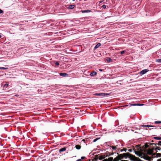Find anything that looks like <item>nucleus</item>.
I'll use <instances>...</instances> for the list:
<instances>
[{
	"label": "nucleus",
	"mask_w": 161,
	"mask_h": 161,
	"mask_svg": "<svg viewBox=\"0 0 161 161\" xmlns=\"http://www.w3.org/2000/svg\"><path fill=\"white\" fill-rule=\"evenodd\" d=\"M55 65L56 66H58L59 65V63L58 62H55Z\"/></svg>",
	"instance_id": "nucleus-21"
},
{
	"label": "nucleus",
	"mask_w": 161,
	"mask_h": 161,
	"mask_svg": "<svg viewBox=\"0 0 161 161\" xmlns=\"http://www.w3.org/2000/svg\"><path fill=\"white\" fill-rule=\"evenodd\" d=\"M66 147L61 148V149H59V153H61L66 151Z\"/></svg>",
	"instance_id": "nucleus-10"
},
{
	"label": "nucleus",
	"mask_w": 161,
	"mask_h": 161,
	"mask_svg": "<svg viewBox=\"0 0 161 161\" xmlns=\"http://www.w3.org/2000/svg\"><path fill=\"white\" fill-rule=\"evenodd\" d=\"M107 61L108 63H110L112 61V59L110 58H107Z\"/></svg>",
	"instance_id": "nucleus-16"
},
{
	"label": "nucleus",
	"mask_w": 161,
	"mask_h": 161,
	"mask_svg": "<svg viewBox=\"0 0 161 161\" xmlns=\"http://www.w3.org/2000/svg\"><path fill=\"white\" fill-rule=\"evenodd\" d=\"M98 139V138H96V139H93V142H96L97 141V140Z\"/></svg>",
	"instance_id": "nucleus-22"
},
{
	"label": "nucleus",
	"mask_w": 161,
	"mask_h": 161,
	"mask_svg": "<svg viewBox=\"0 0 161 161\" xmlns=\"http://www.w3.org/2000/svg\"><path fill=\"white\" fill-rule=\"evenodd\" d=\"M125 52V51H121V52H120V54H123Z\"/></svg>",
	"instance_id": "nucleus-24"
},
{
	"label": "nucleus",
	"mask_w": 161,
	"mask_h": 161,
	"mask_svg": "<svg viewBox=\"0 0 161 161\" xmlns=\"http://www.w3.org/2000/svg\"><path fill=\"white\" fill-rule=\"evenodd\" d=\"M76 161H81V159H78V160H76Z\"/></svg>",
	"instance_id": "nucleus-33"
},
{
	"label": "nucleus",
	"mask_w": 161,
	"mask_h": 161,
	"mask_svg": "<svg viewBox=\"0 0 161 161\" xmlns=\"http://www.w3.org/2000/svg\"><path fill=\"white\" fill-rule=\"evenodd\" d=\"M102 7H103V8L105 9L106 8V5H103V6H102Z\"/></svg>",
	"instance_id": "nucleus-27"
},
{
	"label": "nucleus",
	"mask_w": 161,
	"mask_h": 161,
	"mask_svg": "<svg viewBox=\"0 0 161 161\" xmlns=\"http://www.w3.org/2000/svg\"><path fill=\"white\" fill-rule=\"evenodd\" d=\"M59 75H60V76L64 77H66L68 76V74L65 73H59Z\"/></svg>",
	"instance_id": "nucleus-5"
},
{
	"label": "nucleus",
	"mask_w": 161,
	"mask_h": 161,
	"mask_svg": "<svg viewBox=\"0 0 161 161\" xmlns=\"http://www.w3.org/2000/svg\"><path fill=\"white\" fill-rule=\"evenodd\" d=\"M148 71V70L147 69H143L141 70V71L140 72V75H143Z\"/></svg>",
	"instance_id": "nucleus-3"
},
{
	"label": "nucleus",
	"mask_w": 161,
	"mask_h": 161,
	"mask_svg": "<svg viewBox=\"0 0 161 161\" xmlns=\"http://www.w3.org/2000/svg\"><path fill=\"white\" fill-rule=\"evenodd\" d=\"M158 145L159 146H161V141H159V142H158Z\"/></svg>",
	"instance_id": "nucleus-25"
},
{
	"label": "nucleus",
	"mask_w": 161,
	"mask_h": 161,
	"mask_svg": "<svg viewBox=\"0 0 161 161\" xmlns=\"http://www.w3.org/2000/svg\"><path fill=\"white\" fill-rule=\"evenodd\" d=\"M152 149H154V150H159V148L158 147L156 148L155 149L153 148Z\"/></svg>",
	"instance_id": "nucleus-26"
},
{
	"label": "nucleus",
	"mask_w": 161,
	"mask_h": 161,
	"mask_svg": "<svg viewBox=\"0 0 161 161\" xmlns=\"http://www.w3.org/2000/svg\"><path fill=\"white\" fill-rule=\"evenodd\" d=\"M149 144L151 145H156L157 144H156L152 143H149Z\"/></svg>",
	"instance_id": "nucleus-28"
},
{
	"label": "nucleus",
	"mask_w": 161,
	"mask_h": 161,
	"mask_svg": "<svg viewBox=\"0 0 161 161\" xmlns=\"http://www.w3.org/2000/svg\"><path fill=\"white\" fill-rule=\"evenodd\" d=\"M161 156V154L159 153H156V156H157V157H159Z\"/></svg>",
	"instance_id": "nucleus-20"
},
{
	"label": "nucleus",
	"mask_w": 161,
	"mask_h": 161,
	"mask_svg": "<svg viewBox=\"0 0 161 161\" xmlns=\"http://www.w3.org/2000/svg\"><path fill=\"white\" fill-rule=\"evenodd\" d=\"M8 86V83H7L5 84H4V87H7Z\"/></svg>",
	"instance_id": "nucleus-23"
},
{
	"label": "nucleus",
	"mask_w": 161,
	"mask_h": 161,
	"mask_svg": "<svg viewBox=\"0 0 161 161\" xmlns=\"http://www.w3.org/2000/svg\"><path fill=\"white\" fill-rule=\"evenodd\" d=\"M161 123V121H155L154 122V124H159Z\"/></svg>",
	"instance_id": "nucleus-15"
},
{
	"label": "nucleus",
	"mask_w": 161,
	"mask_h": 161,
	"mask_svg": "<svg viewBox=\"0 0 161 161\" xmlns=\"http://www.w3.org/2000/svg\"><path fill=\"white\" fill-rule=\"evenodd\" d=\"M142 105H143V104H140V103H136V104H130V106H142Z\"/></svg>",
	"instance_id": "nucleus-6"
},
{
	"label": "nucleus",
	"mask_w": 161,
	"mask_h": 161,
	"mask_svg": "<svg viewBox=\"0 0 161 161\" xmlns=\"http://www.w3.org/2000/svg\"><path fill=\"white\" fill-rule=\"evenodd\" d=\"M7 69V68H4V67H0V69L1 70H4Z\"/></svg>",
	"instance_id": "nucleus-19"
},
{
	"label": "nucleus",
	"mask_w": 161,
	"mask_h": 161,
	"mask_svg": "<svg viewBox=\"0 0 161 161\" xmlns=\"http://www.w3.org/2000/svg\"><path fill=\"white\" fill-rule=\"evenodd\" d=\"M1 37V36L0 35V38Z\"/></svg>",
	"instance_id": "nucleus-37"
},
{
	"label": "nucleus",
	"mask_w": 161,
	"mask_h": 161,
	"mask_svg": "<svg viewBox=\"0 0 161 161\" xmlns=\"http://www.w3.org/2000/svg\"><path fill=\"white\" fill-rule=\"evenodd\" d=\"M75 0H73V1H75Z\"/></svg>",
	"instance_id": "nucleus-36"
},
{
	"label": "nucleus",
	"mask_w": 161,
	"mask_h": 161,
	"mask_svg": "<svg viewBox=\"0 0 161 161\" xmlns=\"http://www.w3.org/2000/svg\"><path fill=\"white\" fill-rule=\"evenodd\" d=\"M111 148H112L113 150H116V148H117V147L116 146H111Z\"/></svg>",
	"instance_id": "nucleus-14"
},
{
	"label": "nucleus",
	"mask_w": 161,
	"mask_h": 161,
	"mask_svg": "<svg viewBox=\"0 0 161 161\" xmlns=\"http://www.w3.org/2000/svg\"><path fill=\"white\" fill-rule=\"evenodd\" d=\"M99 71H100L101 72L102 71V70L101 69H99Z\"/></svg>",
	"instance_id": "nucleus-34"
},
{
	"label": "nucleus",
	"mask_w": 161,
	"mask_h": 161,
	"mask_svg": "<svg viewBox=\"0 0 161 161\" xmlns=\"http://www.w3.org/2000/svg\"><path fill=\"white\" fill-rule=\"evenodd\" d=\"M142 127H143L146 128V129H147V128H148L149 127H154V129H155V126L153 125H142L141 126Z\"/></svg>",
	"instance_id": "nucleus-4"
},
{
	"label": "nucleus",
	"mask_w": 161,
	"mask_h": 161,
	"mask_svg": "<svg viewBox=\"0 0 161 161\" xmlns=\"http://www.w3.org/2000/svg\"><path fill=\"white\" fill-rule=\"evenodd\" d=\"M95 96H99L100 97H104L106 96L109 95V93H98L95 94Z\"/></svg>",
	"instance_id": "nucleus-1"
},
{
	"label": "nucleus",
	"mask_w": 161,
	"mask_h": 161,
	"mask_svg": "<svg viewBox=\"0 0 161 161\" xmlns=\"http://www.w3.org/2000/svg\"><path fill=\"white\" fill-rule=\"evenodd\" d=\"M131 159H132V160H135V156H133V155L131 156Z\"/></svg>",
	"instance_id": "nucleus-17"
},
{
	"label": "nucleus",
	"mask_w": 161,
	"mask_h": 161,
	"mask_svg": "<svg viewBox=\"0 0 161 161\" xmlns=\"http://www.w3.org/2000/svg\"><path fill=\"white\" fill-rule=\"evenodd\" d=\"M156 62L158 63H161V59L160 58L158 59H156Z\"/></svg>",
	"instance_id": "nucleus-18"
},
{
	"label": "nucleus",
	"mask_w": 161,
	"mask_h": 161,
	"mask_svg": "<svg viewBox=\"0 0 161 161\" xmlns=\"http://www.w3.org/2000/svg\"><path fill=\"white\" fill-rule=\"evenodd\" d=\"M74 7H75V5H70L68 6V9H72L74 8Z\"/></svg>",
	"instance_id": "nucleus-9"
},
{
	"label": "nucleus",
	"mask_w": 161,
	"mask_h": 161,
	"mask_svg": "<svg viewBox=\"0 0 161 161\" xmlns=\"http://www.w3.org/2000/svg\"><path fill=\"white\" fill-rule=\"evenodd\" d=\"M153 138L156 140H161V137L159 136H155L153 137Z\"/></svg>",
	"instance_id": "nucleus-11"
},
{
	"label": "nucleus",
	"mask_w": 161,
	"mask_h": 161,
	"mask_svg": "<svg viewBox=\"0 0 161 161\" xmlns=\"http://www.w3.org/2000/svg\"><path fill=\"white\" fill-rule=\"evenodd\" d=\"M97 74V73L95 71H93L92 72L91 74H90V76L91 77H94V76L96 74Z\"/></svg>",
	"instance_id": "nucleus-7"
},
{
	"label": "nucleus",
	"mask_w": 161,
	"mask_h": 161,
	"mask_svg": "<svg viewBox=\"0 0 161 161\" xmlns=\"http://www.w3.org/2000/svg\"><path fill=\"white\" fill-rule=\"evenodd\" d=\"M84 158V157H81V158L80 159H83Z\"/></svg>",
	"instance_id": "nucleus-31"
},
{
	"label": "nucleus",
	"mask_w": 161,
	"mask_h": 161,
	"mask_svg": "<svg viewBox=\"0 0 161 161\" xmlns=\"http://www.w3.org/2000/svg\"><path fill=\"white\" fill-rule=\"evenodd\" d=\"M100 46V43H98L95 46V49H96L98 47H99Z\"/></svg>",
	"instance_id": "nucleus-12"
},
{
	"label": "nucleus",
	"mask_w": 161,
	"mask_h": 161,
	"mask_svg": "<svg viewBox=\"0 0 161 161\" xmlns=\"http://www.w3.org/2000/svg\"><path fill=\"white\" fill-rule=\"evenodd\" d=\"M148 147V146L147 145H146V148H147V147Z\"/></svg>",
	"instance_id": "nucleus-35"
},
{
	"label": "nucleus",
	"mask_w": 161,
	"mask_h": 161,
	"mask_svg": "<svg viewBox=\"0 0 161 161\" xmlns=\"http://www.w3.org/2000/svg\"><path fill=\"white\" fill-rule=\"evenodd\" d=\"M153 150H154L153 149L149 148L148 149V150H147V154L149 155L153 154Z\"/></svg>",
	"instance_id": "nucleus-2"
},
{
	"label": "nucleus",
	"mask_w": 161,
	"mask_h": 161,
	"mask_svg": "<svg viewBox=\"0 0 161 161\" xmlns=\"http://www.w3.org/2000/svg\"><path fill=\"white\" fill-rule=\"evenodd\" d=\"M75 148H76L77 149L79 150L80 148V146L79 145H75Z\"/></svg>",
	"instance_id": "nucleus-13"
},
{
	"label": "nucleus",
	"mask_w": 161,
	"mask_h": 161,
	"mask_svg": "<svg viewBox=\"0 0 161 161\" xmlns=\"http://www.w3.org/2000/svg\"><path fill=\"white\" fill-rule=\"evenodd\" d=\"M91 12V10H83L81 11V13H88Z\"/></svg>",
	"instance_id": "nucleus-8"
},
{
	"label": "nucleus",
	"mask_w": 161,
	"mask_h": 161,
	"mask_svg": "<svg viewBox=\"0 0 161 161\" xmlns=\"http://www.w3.org/2000/svg\"><path fill=\"white\" fill-rule=\"evenodd\" d=\"M3 13V11L1 9H0V14H2Z\"/></svg>",
	"instance_id": "nucleus-29"
},
{
	"label": "nucleus",
	"mask_w": 161,
	"mask_h": 161,
	"mask_svg": "<svg viewBox=\"0 0 161 161\" xmlns=\"http://www.w3.org/2000/svg\"><path fill=\"white\" fill-rule=\"evenodd\" d=\"M128 151H129V152H131L132 151V150L131 149H129Z\"/></svg>",
	"instance_id": "nucleus-30"
},
{
	"label": "nucleus",
	"mask_w": 161,
	"mask_h": 161,
	"mask_svg": "<svg viewBox=\"0 0 161 161\" xmlns=\"http://www.w3.org/2000/svg\"><path fill=\"white\" fill-rule=\"evenodd\" d=\"M85 139L82 140V142H85Z\"/></svg>",
	"instance_id": "nucleus-32"
}]
</instances>
